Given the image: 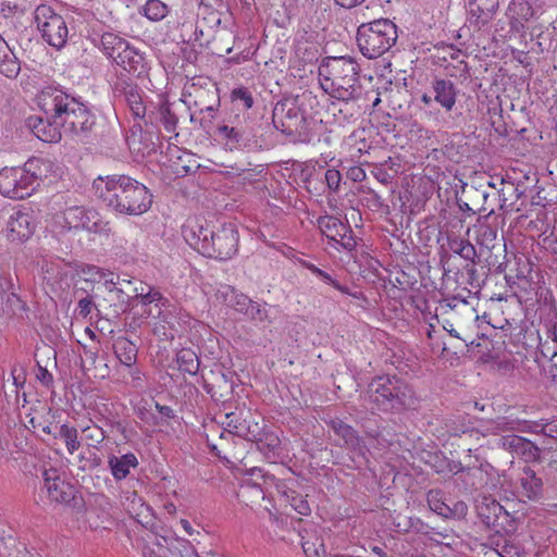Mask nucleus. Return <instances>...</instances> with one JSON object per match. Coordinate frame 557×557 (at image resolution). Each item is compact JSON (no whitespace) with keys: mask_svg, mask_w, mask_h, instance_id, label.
<instances>
[{"mask_svg":"<svg viewBox=\"0 0 557 557\" xmlns=\"http://www.w3.org/2000/svg\"><path fill=\"white\" fill-rule=\"evenodd\" d=\"M94 123V114L85 103H82L61 126L65 133L81 134L89 131Z\"/></svg>","mask_w":557,"mask_h":557,"instance_id":"obj_22","label":"nucleus"},{"mask_svg":"<svg viewBox=\"0 0 557 557\" xmlns=\"http://www.w3.org/2000/svg\"><path fill=\"white\" fill-rule=\"evenodd\" d=\"M252 474L259 476L262 483H258L250 478L245 479L239 487L238 496L244 500L258 503L265 497L263 485L269 486L274 484L276 486L277 482H275L274 476L264 475L260 469H253Z\"/></svg>","mask_w":557,"mask_h":557,"instance_id":"obj_18","label":"nucleus"},{"mask_svg":"<svg viewBox=\"0 0 557 557\" xmlns=\"http://www.w3.org/2000/svg\"><path fill=\"white\" fill-rule=\"evenodd\" d=\"M370 398L380 408L397 409L409 405L411 388L401 380L393 376H379L369 385Z\"/></svg>","mask_w":557,"mask_h":557,"instance_id":"obj_7","label":"nucleus"},{"mask_svg":"<svg viewBox=\"0 0 557 557\" xmlns=\"http://www.w3.org/2000/svg\"><path fill=\"white\" fill-rule=\"evenodd\" d=\"M139 13L151 22H159L169 14V7L161 0H146Z\"/></svg>","mask_w":557,"mask_h":557,"instance_id":"obj_33","label":"nucleus"},{"mask_svg":"<svg viewBox=\"0 0 557 557\" xmlns=\"http://www.w3.org/2000/svg\"><path fill=\"white\" fill-rule=\"evenodd\" d=\"M127 103L135 117L141 119L146 114V107L138 92H129L127 95Z\"/></svg>","mask_w":557,"mask_h":557,"instance_id":"obj_40","label":"nucleus"},{"mask_svg":"<svg viewBox=\"0 0 557 557\" xmlns=\"http://www.w3.org/2000/svg\"><path fill=\"white\" fill-rule=\"evenodd\" d=\"M448 247L454 253L459 255L465 260L474 261L476 257L474 246L467 239L448 237Z\"/></svg>","mask_w":557,"mask_h":557,"instance_id":"obj_35","label":"nucleus"},{"mask_svg":"<svg viewBox=\"0 0 557 557\" xmlns=\"http://www.w3.org/2000/svg\"><path fill=\"white\" fill-rule=\"evenodd\" d=\"M156 409L159 411V413H161L162 416H164L166 418L173 417V410L169 406H162V405L156 403Z\"/></svg>","mask_w":557,"mask_h":557,"instance_id":"obj_50","label":"nucleus"},{"mask_svg":"<svg viewBox=\"0 0 557 557\" xmlns=\"http://www.w3.org/2000/svg\"><path fill=\"white\" fill-rule=\"evenodd\" d=\"M277 492L285 498L286 502L293 507L295 511H297L301 516H309L311 512V508L307 499L302 496L296 494L295 491L287 488L285 483L277 482L276 483Z\"/></svg>","mask_w":557,"mask_h":557,"instance_id":"obj_31","label":"nucleus"},{"mask_svg":"<svg viewBox=\"0 0 557 557\" xmlns=\"http://www.w3.org/2000/svg\"><path fill=\"white\" fill-rule=\"evenodd\" d=\"M350 175L354 181H362L366 176V173L360 168H354L350 170Z\"/></svg>","mask_w":557,"mask_h":557,"instance_id":"obj_51","label":"nucleus"},{"mask_svg":"<svg viewBox=\"0 0 557 557\" xmlns=\"http://www.w3.org/2000/svg\"><path fill=\"white\" fill-rule=\"evenodd\" d=\"M52 163L47 159H29L22 168H4L0 171V194L12 199L29 196L39 181L48 177Z\"/></svg>","mask_w":557,"mask_h":557,"instance_id":"obj_3","label":"nucleus"},{"mask_svg":"<svg viewBox=\"0 0 557 557\" xmlns=\"http://www.w3.org/2000/svg\"><path fill=\"white\" fill-rule=\"evenodd\" d=\"M232 97L234 100L242 101L246 109H250L253 104L251 94L245 88H238L233 90Z\"/></svg>","mask_w":557,"mask_h":557,"instance_id":"obj_43","label":"nucleus"},{"mask_svg":"<svg viewBox=\"0 0 557 557\" xmlns=\"http://www.w3.org/2000/svg\"><path fill=\"white\" fill-rule=\"evenodd\" d=\"M479 236L481 237V240H494L496 238V231L488 226V225H483L480 227L479 230Z\"/></svg>","mask_w":557,"mask_h":557,"instance_id":"obj_46","label":"nucleus"},{"mask_svg":"<svg viewBox=\"0 0 557 557\" xmlns=\"http://www.w3.org/2000/svg\"><path fill=\"white\" fill-rule=\"evenodd\" d=\"M540 349H541V354L549 359V360H554V358L557 356V352L550 347L549 343H542L540 345Z\"/></svg>","mask_w":557,"mask_h":557,"instance_id":"obj_47","label":"nucleus"},{"mask_svg":"<svg viewBox=\"0 0 557 557\" xmlns=\"http://www.w3.org/2000/svg\"><path fill=\"white\" fill-rule=\"evenodd\" d=\"M428 504L430 508L440 516L448 517L451 509L445 504L440 491H430L428 494Z\"/></svg>","mask_w":557,"mask_h":557,"instance_id":"obj_39","label":"nucleus"},{"mask_svg":"<svg viewBox=\"0 0 557 557\" xmlns=\"http://www.w3.org/2000/svg\"><path fill=\"white\" fill-rule=\"evenodd\" d=\"M177 363L180 370L189 373L196 374L199 369V360L197 355L190 349H182L177 354Z\"/></svg>","mask_w":557,"mask_h":557,"instance_id":"obj_37","label":"nucleus"},{"mask_svg":"<svg viewBox=\"0 0 557 557\" xmlns=\"http://www.w3.org/2000/svg\"><path fill=\"white\" fill-rule=\"evenodd\" d=\"M104 277H102L101 281H103L104 285L107 287L114 286L116 284V276L112 272L104 271Z\"/></svg>","mask_w":557,"mask_h":557,"instance_id":"obj_48","label":"nucleus"},{"mask_svg":"<svg viewBox=\"0 0 557 557\" xmlns=\"http://www.w3.org/2000/svg\"><path fill=\"white\" fill-rule=\"evenodd\" d=\"M498 8V0H469V22L476 28L487 25Z\"/></svg>","mask_w":557,"mask_h":557,"instance_id":"obj_20","label":"nucleus"},{"mask_svg":"<svg viewBox=\"0 0 557 557\" xmlns=\"http://www.w3.org/2000/svg\"><path fill=\"white\" fill-rule=\"evenodd\" d=\"M218 299H222L226 306L250 319L263 321L267 317L265 307L253 302L246 295L237 293L231 286H223L219 289Z\"/></svg>","mask_w":557,"mask_h":557,"instance_id":"obj_13","label":"nucleus"},{"mask_svg":"<svg viewBox=\"0 0 557 557\" xmlns=\"http://www.w3.org/2000/svg\"><path fill=\"white\" fill-rule=\"evenodd\" d=\"M549 337L554 343L557 344V323L552 326L549 331Z\"/></svg>","mask_w":557,"mask_h":557,"instance_id":"obj_59","label":"nucleus"},{"mask_svg":"<svg viewBox=\"0 0 557 557\" xmlns=\"http://www.w3.org/2000/svg\"><path fill=\"white\" fill-rule=\"evenodd\" d=\"M164 508L170 515H174L176 512V507L173 503L165 504Z\"/></svg>","mask_w":557,"mask_h":557,"instance_id":"obj_60","label":"nucleus"},{"mask_svg":"<svg viewBox=\"0 0 557 557\" xmlns=\"http://www.w3.org/2000/svg\"><path fill=\"white\" fill-rule=\"evenodd\" d=\"M239 235L233 223L223 224L219 230L212 231L203 256L219 260L232 259L238 250Z\"/></svg>","mask_w":557,"mask_h":557,"instance_id":"obj_10","label":"nucleus"},{"mask_svg":"<svg viewBox=\"0 0 557 557\" xmlns=\"http://www.w3.org/2000/svg\"><path fill=\"white\" fill-rule=\"evenodd\" d=\"M225 418L227 420L226 425L230 429V432L248 440H255L257 437L256 430H251L250 426L247 425L246 420L239 421L236 413H227Z\"/></svg>","mask_w":557,"mask_h":557,"instance_id":"obj_36","label":"nucleus"},{"mask_svg":"<svg viewBox=\"0 0 557 557\" xmlns=\"http://www.w3.org/2000/svg\"><path fill=\"white\" fill-rule=\"evenodd\" d=\"M325 181H326L329 188L331 190L335 191L339 188L342 175H341L339 171H337L335 169H329L325 172Z\"/></svg>","mask_w":557,"mask_h":557,"instance_id":"obj_42","label":"nucleus"},{"mask_svg":"<svg viewBox=\"0 0 557 557\" xmlns=\"http://www.w3.org/2000/svg\"><path fill=\"white\" fill-rule=\"evenodd\" d=\"M24 424L35 433L41 432L47 435H52L53 431L57 430L52 409L42 403H38L29 409V412L25 416Z\"/></svg>","mask_w":557,"mask_h":557,"instance_id":"obj_15","label":"nucleus"},{"mask_svg":"<svg viewBox=\"0 0 557 557\" xmlns=\"http://www.w3.org/2000/svg\"><path fill=\"white\" fill-rule=\"evenodd\" d=\"M479 516L487 525H498L502 518H507L508 512L495 499L483 497L476 505Z\"/></svg>","mask_w":557,"mask_h":557,"instance_id":"obj_26","label":"nucleus"},{"mask_svg":"<svg viewBox=\"0 0 557 557\" xmlns=\"http://www.w3.org/2000/svg\"><path fill=\"white\" fill-rule=\"evenodd\" d=\"M36 102L48 120L61 125L83 103L64 90L51 86L38 92Z\"/></svg>","mask_w":557,"mask_h":557,"instance_id":"obj_8","label":"nucleus"},{"mask_svg":"<svg viewBox=\"0 0 557 557\" xmlns=\"http://www.w3.org/2000/svg\"><path fill=\"white\" fill-rule=\"evenodd\" d=\"M364 0H335V2L338 5H341L343 8H347V9L354 8V7H356L357 4H360Z\"/></svg>","mask_w":557,"mask_h":557,"instance_id":"obj_49","label":"nucleus"},{"mask_svg":"<svg viewBox=\"0 0 557 557\" xmlns=\"http://www.w3.org/2000/svg\"><path fill=\"white\" fill-rule=\"evenodd\" d=\"M162 123L164 125V128L172 133L175 131L177 119L174 114L170 112L169 109H165L162 111Z\"/></svg>","mask_w":557,"mask_h":557,"instance_id":"obj_44","label":"nucleus"},{"mask_svg":"<svg viewBox=\"0 0 557 557\" xmlns=\"http://www.w3.org/2000/svg\"><path fill=\"white\" fill-rule=\"evenodd\" d=\"M113 349L116 358L123 366L132 368L136 363L138 349L128 338L117 337L114 341Z\"/></svg>","mask_w":557,"mask_h":557,"instance_id":"obj_29","label":"nucleus"},{"mask_svg":"<svg viewBox=\"0 0 557 557\" xmlns=\"http://www.w3.org/2000/svg\"><path fill=\"white\" fill-rule=\"evenodd\" d=\"M181 525L182 528L184 529V531L188 534V535H193L195 530L193 529L191 524L189 523V521H187L186 519H182L181 520Z\"/></svg>","mask_w":557,"mask_h":557,"instance_id":"obj_55","label":"nucleus"},{"mask_svg":"<svg viewBox=\"0 0 557 557\" xmlns=\"http://www.w3.org/2000/svg\"><path fill=\"white\" fill-rule=\"evenodd\" d=\"M434 101L446 112H450L456 106L458 89L451 81L435 79L432 84Z\"/></svg>","mask_w":557,"mask_h":557,"instance_id":"obj_23","label":"nucleus"},{"mask_svg":"<svg viewBox=\"0 0 557 557\" xmlns=\"http://www.w3.org/2000/svg\"><path fill=\"white\" fill-rule=\"evenodd\" d=\"M318 226L322 234L333 243L332 246L335 249H338V246H341L345 250L351 251L356 247L350 227L337 218L321 216L318 220Z\"/></svg>","mask_w":557,"mask_h":557,"instance_id":"obj_14","label":"nucleus"},{"mask_svg":"<svg viewBox=\"0 0 557 557\" xmlns=\"http://www.w3.org/2000/svg\"><path fill=\"white\" fill-rule=\"evenodd\" d=\"M84 332L91 341H95L97 338L96 332L92 331L90 327H86Z\"/></svg>","mask_w":557,"mask_h":557,"instance_id":"obj_61","label":"nucleus"},{"mask_svg":"<svg viewBox=\"0 0 557 557\" xmlns=\"http://www.w3.org/2000/svg\"><path fill=\"white\" fill-rule=\"evenodd\" d=\"M45 488L51 500L67 502L71 497L70 486L62 480L55 469L45 470Z\"/></svg>","mask_w":557,"mask_h":557,"instance_id":"obj_24","label":"nucleus"},{"mask_svg":"<svg viewBox=\"0 0 557 557\" xmlns=\"http://www.w3.org/2000/svg\"><path fill=\"white\" fill-rule=\"evenodd\" d=\"M372 552L379 557H386L384 550L379 546L372 547Z\"/></svg>","mask_w":557,"mask_h":557,"instance_id":"obj_62","label":"nucleus"},{"mask_svg":"<svg viewBox=\"0 0 557 557\" xmlns=\"http://www.w3.org/2000/svg\"><path fill=\"white\" fill-rule=\"evenodd\" d=\"M455 512L458 513L459 516H463L466 515L467 512V506L465 503L462 502H459L455 505Z\"/></svg>","mask_w":557,"mask_h":557,"instance_id":"obj_56","label":"nucleus"},{"mask_svg":"<svg viewBox=\"0 0 557 557\" xmlns=\"http://www.w3.org/2000/svg\"><path fill=\"white\" fill-rule=\"evenodd\" d=\"M304 265L310 270L314 275H315V270H320L319 268H317L314 264L310 263V262H304Z\"/></svg>","mask_w":557,"mask_h":557,"instance_id":"obj_63","label":"nucleus"},{"mask_svg":"<svg viewBox=\"0 0 557 557\" xmlns=\"http://www.w3.org/2000/svg\"><path fill=\"white\" fill-rule=\"evenodd\" d=\"M444 329L454 337L459 338L458 332L453 327V324L444 325Z\"/></svg>","mask_w":557,"mask_h":557,"instance_id":"obj_58","label":"nucleus"},{"mask_svg":"<svg viewBox=\"0 0 557 557\" xmlns=\"http://www.w3.org/2000/svg\"><path fill=\"white\" fill-rule=\"evenodd\" d=\"M213 230L205 225L201 221L189 218L183 225L182 234L185 242L195 250L203 255L206 244Z\"/></svg>","mask_w":557,"mask_h":557,"instance_id":"obj_17","label":"nucleus"},{"mask_svg":"<svg viewBox=\"0 0 557 557\" xmlns=\"http://www.w3.org/2000/svg\"><path fill=\"white\" fill-rule=\"evenodd\" d=\"M81 432L84 434V438L88 441V445L96 446L104 441V431L94 423L91 420L87 424H78Z\"/></svg>","mask_w":557,"mask_h":557,"instance_id":"obj_38","label":"nucleus"},{"mask_svg":"<svg viewBox=\"0 0 557 557\" xmlns=\"http://www.w3.org/2000/svg\"><path fill=\"white\" fill-rule=\"evenodd\" d=\"M28 126L35 136L45 143H58L61 137V124H57L52 120H44L42 117H30Z\"/></svg>","mask_w":557,"mask_h":557,"instance_id":"obj_25","label":"nucleus"},{"mask_svg":"<svg viewBox=\"0 0 557 557\" xmlns=\"http://www.w3.org/2000/svg\"><path fill=\"white\" fill-rule=\"evenodd\" d=\"M315 275L318 277H320L321 280H323L325 283L327 284H331L332 285V282H334L335 280H333L331 277V275L329 273H326L325 271L323 270H315Z\"/></svg>","mask_w":557,"mask_h":557,"instance_id":"obj_52","label":"nucleus"},{"mask_svg":"<svg viewBox=\"0 0 557 557\" xmlns=\"http://www.w3.org/2000/svg\"><path fill=\"white\" fill-rule=\"evenodd\" d=\"M265 440L268 442V445L272 448V450H274L280 445L278 437L274 435H268Z\"/></svg>","mask_w":557,"mask_h":557,"instance_id":"obj_54","label":"nucleus"},{"mask_svg":"<svg viewBox=\"0 0 557 557\" xmlns=\"http://www.w3.org/2000/svg\"><path fill=\"white\" fill-rule=\"evenodd\" d=\"M215 135L228 150L240 149L245 147L249 140L243 129L228 125L218 126Z\"/></svg>","mask_w":557,"mask_h":557,"instance_id":"obj_27","label":"nucleus"},{"mask_svg":"<svg viewBox=\"0 0 557 557\" xmlns=\"http://www.w3.org/2000/svg\"><path fill=\"white\" fill-rule=\"evenodd\" d=\"M434 100V95H428V94H423L422 97H421V101L425 104V106H431L432 101Z\"/></svg>","mask_w":557,"mask_h":557,"instance_id":"obj_57","label":"nucleus"},{"mask_svg":"<svg viewBox=\"0 0 557 557\" xmlns=\"http://www.w3.org/2000/svg\"><path fill=\"white\" fill-rule=\"evenodd\" d=\"M521 495L528 499H536L542 493V480L536 476L535 472L524 467L520 478Z\"/></svg>","mask_w":557,"mask_h":557,"instance_id":"obj_30","label":"nucleus"},{"mask_svg":"<svg viewBox=\"0 0 557 557\" xmlns=\"http://www.w3.org/2000/svg\"><path fill=\"white\" fill-rule=\"evenodd\" d=\"M136 298L139 300V304L145 308L144 313L147 317H156L160 319L162 324L158 325L157 323L153 326L154 334L159 336H163L164 338H172L173 334H168L165 324L170 325V315L163 312L162 307L165 304L162 295L152 288H148L146 292L144 287L140 288V292L137 293Z\"/></svg>","mask_w":557,"mask_h":557,"instance_id":"obj_12","label":"nucleus"},{"mask_svg":"<svg viewBox=\"0 0 557 557\" xmlns=\"http://www.w3.org/2000/svg\"><path fill=\"white\" fill-rule=\"evenodd\" d=\"M101 45L103 53L124 71L137 76L147 73L149 65L145 53L123 37L104 33Z\"/></svg>","mask_w":557,"mask_h":557,"instance_id":"obj_6","label":"nucleus"},{"mask_svg":"<svg viewBox=\"0 0 557 557\" xmlns=\"http://www.w3.org/2000/svg\"><path fill=\"white\" fill-rule=\"evenodd\" d=\"M50 228L57 234L70 231H86L88 233L109 235L111 228L108 221L94 209L73 206L59 211L51 216Z\"/></svg>","mask_w":557,"mask_h":557,"instance_id":"obj_4","label":"nucleus"},{"mask_svg":"<svg viewBox=\"0 0 557 557\" xmlns=\"http://www.w3.org/2000/svg\"><path fill=\"white\" fill-rule=\"evenodd\" d=\"M330 424L334 433L343 440L345 445L351 448H356L359 445V438L350 425L338 419L331 420Z\"/></svg>","mask_w":557,"mask_h":557,"instance_id":"obj_34","label":"nucleus"},{"mask_svg":"<svg viewBox=\"0 0 557 557\" xmlns=\"http://www.w3.org/2000/svg\"><path fill=\"white\" fill-rule=\"evenodd\" d=\"M332 286H333L334 288H336L337 290H339V292L344 293V294L351 295V296H354V297H356V298H358V297H359L357 294L349 293L348 288H347V287H345V286H343V285H341L337 281L332 282Z\"/></svg>","mask_w":557,"mask_h":557,"instance_id":"obj_53","label":"nucleus"},{"mask_svg":"<svg viewBox=\"0 0 557 557\" xmlns=\"http://www.w3.org/2000/svg\"><path fill=\"white\" fill-rule=\"evenodd\" d=\"M485 430L486 432L494 434L506 431L543 433L544 435L557 438V420L546 422L541 420L533 422L503 417L497 420L490 421Z\"/></svg>","mask_w":557,"mask_h":557,"instance_id":"obj_11","label":"nucleus"},{"mask_svg":"<svg viewBox=\"0 0 557 557\" xmlns=\"http://www.w3.org/2000/svg\"><path fill=\"white\" fill-rule=\"evenodd\" d=\"M41 380H42V381H46V382H48L49 380H51V375L49 374V372H48L47 370H44V371H42Z\"/></svg>","mask_w":557,"mask_h":557,"instance_id":"obj_64","label":"nucleus"},{"mask_svg":"<svg viewBox=\"0 0 557 557\" xmlns=\"http://www.w3.org/2000/svg\"><path fill=\"white\" fill-rule=\"evenodd\" d=\"M396 40V25L387 18L375 20L358 27V47L368 59L383 55L395 45Z\"/></svg>","mask_w":557,"mask_h":557,"instance_id":"obj_5","label":"nucleus"},{"mask_svg":"<svg viewBox=\"0 0 557 557\" xmlns=\"http://www.w3.org/2000/svg\"><path fill=\"white\" fill-rule=\"evenodd\" d=\"M5 232L10 242L21 243L27 240L34 232L29 214L18 211L10 215Z\"/></svg>","mask_w":557,"mask_h":557,"instance_id":"obj_19","label":"nucleus"},{"mask_svg":"<svg viewBox=\"0 0 557 557\" xmlns=\"http://www.w3.org/2000/svg\"><path fill=\"white\" fill-rule=\"evenodd\" d=\"M497 445L512 455L522 458L525 462L535 461L540 457V449L531 441L515 434L498 438Z\"/></svg>","mask_w":557,"mask_h":557,"instance_id":"obj_16","label":"nucleus"},{"mask_svg":"<svg viewBox=\"0 0 557 557\" xmlns=\"http://www.w3.org/2000/svg\"><path fill=\"white\" fill-rule=\"evenodd\" d=\"M537 13L539 9L534 5L533 0H511L507 9V16L516 29L522 27Z\"/></svg>","mask_w":557,"mask_h":557,"instance_id":"obj_21","label":"nucleus"},{"mask_svg":"<svg viewBox=\"0 0 557 557\" xmlns=\"http://www.w3.org/2000/svg\"><path fill=\"white\" fill-rule=\"evenodd\" d=\"M83 274L85 275V280L89 282H100L102 277H104V270L96 267V265H86L83 269Z\"/></svg>","mask_w":557,"mask_h":557,"instance_id":"obj_41","label":"nucleus"},{"mask_svg":"<svg viewBox=\"0 0 557 557\" xmlns=\"http://www.w3.org/2000/svg\"><path fill=\"white\" fill-rule=\"evenodd\" d=\"M52 436L54 438H61L65 444L67 453L71 455L77 451L81 447V441L78 440V429L76 426L63 423L60 426H57V430L53 431Z\"/></svg>","mask_w":557,"mask_h":557,"instance_id":"obj_32","label":"nucleus"},{"mask_svg":"<svg viewBox=\"0 0 557 557\" xmlns=\"http://www.w3.org/2000/svg\"><path fill=\"white\" fill-rule=\"evenodd\" d=\"M37 29L40 32L44 40L57 48H62L69 37V28L62 15L57 13L51 7L38 5L34 13Z\"/></svg>","mask_w":557,"mask_h":557,"instance_id":"obj_9","label":"nucleus"},{"mask_svg":"<svg viewBox=\"0 0 557 557\" xmlns=\"http://www.w3.org/2000/svg\"><path fill=\"white\" fill-rule=\"evenodd\" d=\"M112 476L116 481L124 480L132 469L138 466V459L133 453H127L122 456H110L108 459Z\"/></svg>","mask_w":557,"mask_h":557,"instance_id":"obj_28","label":"nucleus"},{"mask_svg":"<svg viewBox=\"0 0 557 557\" xmlns=\"http://www.w3.org/2000/svg\"><path fill=\"white\" fill-rule=\"evenodd\" d=\"M94 189L110 209L121 214L141 215L152 206L150 190L127 175L99 176L94 181Z\"/></svg>","mask_w":557,"mask_h":557,"instance_id":"obj_1","label":"nucleus"},{"mask_svg":"<svg viewBox=\"0 0 557 557\" xmlns=\"http://www.w3.org/2000/svg\"><path fill=\"white\" fill-rule=\"evenodd\" d=\"M359 66L349 57H329L319 65L321 88L332 98L349 101L360 92Z\"/></svg>","mask_w":557,"mask_h":557,"instance_id":"obj_2","label":"nucleus"},{"mask_svg":"<svg viewBox=\"0 0 557 557\" xmlns=\"http://www.w3.org/2000/svg\"><path fill=\"white\" fill-rule=\"evenodd\" d=\"M92 307L94 302L90 298H83L78 301L77 310L82 317L86 318L90 314Z\"/></svg>","mask_w":557,"mask_h":557,"instance_id":"obj_45","label":"nucleus"}]
</instances>
